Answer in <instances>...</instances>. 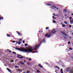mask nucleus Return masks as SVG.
Returning <instances> with one entry per match:
<instances>
[{
    "instance_id": "bf43d9fd",
    "label": "nucleus",
    "mask_w": 73,
    "mask_h": 73,
    "mask_svg": "<svg viewBox=\"0 0 73 73\" xmlns=\"http://www.w3.org/2000/svg\"><path fill=\"white\" fill-rule=\"evenodd\" d=\"M25 73V71H24L23 72V73Z\"/></svg>"
},
{
    "instance_id": "3c124183",
    "label": "nucleus",
    "mask_w": 73,
    "mask_h": 73,
    "mask_svg": "<svg viewBox=\"0 0 73 73\" xmlns=\"http://www.w3.org/2000/svg\"><path fill=\"white\" fill-rule=\"evenodd\" d=\"M58 69H59V70H60V68L59 67H58Z\"/></svg>"
},
{
    "instance_id": "338daca9",
    "label": "nucleus",
    "mask_w": 73,
    "mask_h": 73,
    "mask_svg": "<svg viewBox=\"0 0 73 73\" xmlns=\"http://www.w3.org/2000/svg\"><path fill=\"white\" fill-rule=\"evenodd\" d=\"M64 32H65V31H64Z\"/></svg>"
},
{
    "instance_id": "58836bf2",
    "label": "nucleus",
    "mask_w": 73,
    "mask_h": 73,
    "mask_svg": "<svg viewBox=\"0 0 73 73\" xmlns=\"http://www.w3.org/2000/svg\"><path fill=\"white\" fill-rule=\"evenodd\" d=\"M69 49H70V50H72V48H70V47H69Z\"/></svg>"
},
{
    "instance_id": "603ef678",
    "label": "nucleus",
    "mask_w": 73,
    "mask_h": 73,
    "mask_svg": "<svg viewBox=\"0 0 73 73\" xmlns=\"http://www.w3.org/2000/svg\"><path fill=\"white\" fill-rule=\"evenodd\" d=\"M18 41H17V42H16V43H17V44H18Z\"/></svg>"
},
{
    "instance_id": "cd10ccee",
    "label": "nucleus",
    "mask_w": 73,
    "mask_h": 73,
    "mask_svg": "<svg viewBox=\"0 0 73 73\" xmlns=\"http://www.w3.org/2000/svg\"><path fill=\"white\" fill-rule=\"evenodd\" d=\"M52 18L53 19H56V17H54V16H52Z\"/></svg>"
},
{
    "instance_id": "c756f323",
    "label": "nucleus",
    "mask_w": 73,
    "mask_h": 73,
    "mask_svg": "<svg viewBox=\"0 0 73 73\" xmlns=\"http://www.w3.org/2000/svg\"><path fill=\"white\" fill-rule=\"evenodd\" d=\"M4 19V17H0V19Z\"/></svg>"
},
{
    "instance_id": "5fc2aeb1",
    "label": "nucleus",
    "mask_w": 73,
    "mask_h": 73,
    "mask_svg": "<svg viewBox=\"0 0 73 73\" xmlns=\"http://www.w3.org/2000/svg\"><path fill=\"white\" fill-rule=\"evenodd\" d=\"M24 62H26V61L24 60Z\"/></svg>"
},
{
    "instance_id": "6e6552de",
    "label": "nucleus",
    "mask_w": 73,
    "mask_h": 73,
    "mask_svg": "<svg viewBox=\"0 0 73 73\" xmlns=\"http://www.w3.org/2000/svg\"><path fill=\"white\" fill-rule=\"evenodd\" d=\"M67 11H68V10H66V9H64L63 10V12L65 13H66L67 12Z\"/></svg>"
},
{
    "instance_id": "e433bc0d",
    "label": "nucleus",
    "mask_w": 73,
    "mask_h": 73,
    "mask_svg": "<svg viewBox=\"0 0 73 73\" xmlns=\"http://www.w3.org/2000/svg\"><path fill=\"white\" fill-rule=\"evenodd\" d=\"M12 42L13 43L16 42V41H15V40H13Z\"/></svg>"
},
{
    "instance_id": "a211bd4d",
    "label": "nucleus",
    "mask_w": 73,
    "mask_h": 73,
    "mask_svg": "<svg viewBox=\"0 0 73 73\" xmlns=\"http://www.w3.org/2000/svg\"><path fill=\"white\" fill-rule=\"evenodd\" d=\"M52 7H53V8H55V9H56V7L54 5H53L52 6Z\"/></svg>"
},
{
    "instance_id": "423d86ee",
    "label": "nucleus",
    "mask_w": 73,
    "mask_h": 73,
    "mask_svg": "<svg viewBox=\"0 0 73 73\" xmlns=\"http://www.w3.org/2000/svg\"><path fill=\"white\" fill-rule=\"evenodd\" d=\"M72 17H69V19L70 20V23L71 24H72Z\"/></svg>"
},
{
    "instance_id": "4d7b16f0",
    "label": "nucleus",
    "mask_w": 73,
    "mask_h": 73,
    "mask_svg": "<svg viewBox=\"0 0 73 73\" xmlns=\"http://www.w3.org/2000/svg\"><path fill=\"white\" fill-rule=\"evenodd\" d=\"M71 15H72V16H73V13H72Z\"/></svg>"
},
{
    "instance_id": "13d9d810",
    "label": "nucleus",
    "mask_w": 73,
    "mask_h": 73,
    "mask_svg": "<svg viewBox=\"0 0 73 73\" xmlns=\"http://www.w3.org/2000/svg\"><path fill=\"white\" fill-rule=\"evenodd\" d=\"M7 50H9H9H10L8 49H7Z\"/></svg>"
},
{
    "instance_id": "8fccbe9b",
    "label": "nucleus",
    "mask_w": 73,
    "mask_h": 73,
    "mask_svg": "<svg viewBox=\"0 0 73 73\" xmlns=\"http://www.w3.org/2000/svg\"><path fill=\"white\" fill-rule=\"evenodd\" d=\"M34 52H35V53H36V52L38 53V52L36 51H35Z\"/></svg>"
},
{
    "instance_id": "f704fd0d",
    "label": "nucleus",
    "mask_w": 73,
    "mask_h": 73,
    "mask_svg": "<svg viewBox=\"0 0 73 73\" xmlns=\"http://www.w3.org/2000/svg\"><path fill=\"white\" fill-rule=\"evenodd\" d=\"M53 22L54 23H56V22L55 21H53Z\"/></svg>"
},
{
    "instance_id": "39448f33",
    "label": "nucleus",
    "mask_w": 73,
    "mask_h": 73,
    "mask_svg": "<svg viewBox=\"0 0 73 73\" xmlns=\"http://www.w3.org/2000/svg\"><path fill=\"white\" fill-rule=\"evenodd\" d=\"M16 32L19 35V36H21V33H20V32L18 31H17Z\"/></svg>"
},
{
    "instance_id": "f03ea898",
    "label": "nucleus",
    "mask_w": 73,
    "mask_h": 73,
    "mask_svg": "<svg viewBox=\"0 0 73 73\" xmlns=\"http://www.w3.org/2000/svg\"><path fill=\"white\" fill-rule=\"evenodd\" d=\"M56 31L57 30H56V29H53L52 30V31H51V32L52 33L54 34V33H56Z\"/></svg>"
},
{
    "instance_id": "c85d7f7f",
    "label": "nucleus",
    "mask_w": 73,
    "mask_h": 73,
    "mask_svg": "<svg viewBox=\"0 0 73 73\" xmlns=\"http://www.w3.org/2000/svg\"><path fill=\"white\" fill-rule=\"evenodd\" d=\"M27 65H28V66L30 65V63H27Z\"/></svg>"
},
{
    "instance_id": "9d476101",
    "label": "nucleus",
    "mask_w": 73,
    "mask_h": 73,
    "mask_svg": "<svg viewBox=\"0 0 73 73\" xmlns=\"http://www.w3.org/2000/svg\"><path fill=\"white\" fill-rule=\"evenodd\" d=\"M60 72L61 73H64V72H63V70L62 69H61Z\"/></svg>"
},
{
    "instance_id": "b1692460",
    "label": "nucleus",
    "mask_w": 73,
    "mask_h": 73,
    "mask_svg": "<svg viewBox=\"0 0 73 73\" xmlns=\"http://www.w3.org/2000/svg\"><path fill=\"white\" fill-rule=\"evenodd\" d=\"M49 27H46V30H47V29H49Z\"/></svg>"
},
{
    "instance_id": "de8ad7c7",
    "label": "nucleus",
    "mask_w": 73,
    "mask_h": 73,
    "mask_svg": "<svg viewBox=\"0 0 73 73\" xmlns=\"http://www.w3.org/2000/svg\"><path fill=\"white\" fill-rule=\"evenodd\" d=\"M58 66H55V67L56 68H58Z\"/></svg>"
},
{
    "instance_id": "a878e982",
    "label": "nucleus",
    "mask_w": 73,
    "mask_h": 73,
    "mask_svg": "<svg viewBox=\"0 0 73 73\" xmlns=\"http://www.w3.org/2000/svg\"><path fill=\"white\" fill-rule=\"evenodd\" d=\"M28 60H30V61H32V59H31V58H28Z\"/></svg>"
},
{
    "instance_id": "49530a36",
    "label": "nucleus",
    "mask_w": 73,
    "mask_h": 73,
    "mask_svg": "<svg viewBox=\"0 0 73 73\" xmlns=\"http://www.w3.org/2000/svg\"><path fill=\"white\" fill-rule=\"evenodd\" d=\"M19 40L20 41H22V39H19Z\"/></svg>"
},
{
    "instance_id": "052dcab7",
    "label": "nucleus",
    "mask_w": 73,
    "mask_h": 73,
    "mask_svg": "<svg viewBox=\"0 0 73 73\" xmlns=\"http://www.w3.org/2000/svg\"><path fill=\"white\" fill-rule=\"evenodd\" d=\"M46 64H48V63H47V62H46Z\"/></svg>"
},
{
    "instance_id": "7ed1b4c3",
    "label": "nucleus",
    "mask_w": 73,
    "mask_h": 73,
    "mask_svg": "<svg viewBox=\"0 0 73 73\" xmlns=\"http://www.w3.org/2000/svg\"><path fill=\"white\" fill-rule=\"evenodd\" d=\"M51 35V34H49V35H48V33H47L45 35V37H50Z\"/></svg>"
},
{
    "instance_id": "7c9ffc66",
    "label": "nucleus",
    "mask_w": 73,
    "mask_h": 73,
    "mask_svg": "<svg viewBox=\"0 0 73 73\" xmlns=\"http://www.w3.org/2000/svg\"><path fill=\"white\" fill-rule=\"evenodd\" d=\"M13 54H16V52H13Z\"/></svg>"
},
{
    "instance_id": "dca6fc26",
    "label": "nucleus",
    "mask_w": 73,
    "mask_h": 73,
    "mask_svg": "<svg viewBox=\"0 0 73 73\" xmlns=\"http://www.w3.org/2000/svg\"><path fill=\"white\" fill-rule=\"evenodd\" d=\"M52 4L50 3H47L46 4L47 6H48V5H49L50 6Z\"/></svg>"
},
{
    "instance_id": "f8f14e48",
    "label": "nucleus",
    "mask_w": 73,
    "mask_h": 73,
    "mask_svg": "<svg viewBox=\"0 0 73 73\" xmlns=\"http://www.w3.org/2000/svg\"><path fill=\"white\" fill-rule=\"evenodd\" d=\"M61 33L62 34V35H65L66 33H65V32H63V31H62L61 32Z\"/></svg>"
},
{
    "instance_id": "680f3d73",
    "label": "nucleus",
    "mask_w": 73,
    "mask_h": 73,
    "mask_svg": "<svg viewBox=\"0 0 73 73\" xmlns=\"http://www.w3.org/2000/svg\"><path fill=\"white\" fill-rule=\"evenodd\" d=\"M20 70L18 69V71H20Z\"/></svg>"
},
{
    "instance_id": "4c0bfd02",
    "label": "nucleus",
    "mask_w": 73,
    "mask_h": 73,
    "mask_svg": "<svg viewBox=\"0 0 73 73\" xmlns=\"http://www.w3.org/2000/svg\"><path fill=\"white\" fill-rule=\"evenodd\" d=\"M69 27L70 28H72V25H70Z\"/></svg>"
},
{
    "instance_id": "9b49d317",
    "label": "nucleus",
    "mask_w": 73,
    "mask_h": 73,
    "mask_svg": "<svg viewBox=\"0 0 73 73\" xmlns=\"http://www.w3.org/2000/svg\"><path fill=\"white\" fill-rule=\"evenodd\" d=\"M61 33L62 34V35H65L66 33H65V32H63V31H62L61 32Z\"/></svg>"
},
{
    "instance_id": "f257e3e1",
    "label": "nucleus",
    "mask_w": 73,
    "mask_h": 73,
    "mask_svg": "<svg viewBox=\"0 0 73 73\" xmlns=\"http://www.w3.org/2000/svg\"><path fill=\"white\" fill-rule=\"evenodd\" d=\"M41 45V44H40L39 45H35L34 47V48L32 49V47H30L29 48L27 49L25 48H17V49H18L20 51H22L23 52H25V53H31L34 50H37V49H38L40 46V45Z\"/></svg>"
},
{
    "instance_id": "f3484780",
    "label": "nucleus",
    "mask_w": 73,
    "mask_h": 73,
    "mask_svg": "<svg viewBox=\"0 0 73 73\" xmlns=\"http://www.w3.org/2000/svg\"><path fill=\"white\" fill-rule=\"evenodd\" d=\"M69 72L70 73H73V70H70Z\"/></svg>"
},
{
    "instance_id": "6ab92c4d",
    "label": "nucleus",
    "mask_w": 73,
    "mask_h": 73,
    "mask_svg": "<svg viewBox=\"0 0 73 73\" xmlns=\"http://www.w3.org/2000/svg\"><path fill=\"white\" fill-rule=\"evenodd\" d=\"M42 41L43 42H45V38H44L43 40H42Z\"/></svg>"
},
{
    "instance_id": "c03bdc74",
    "label": "nucleus",
    "mask_w": 73,
    "mask_h": 73,
    "mask_svg": "<svg viewBox=\"0 0 73 73\" xmlns=\"http://www.w3.org/2000/svg\"><path fill=\"white\" fill-rule=\"evenodd\" d=\"M23 43H25V41L24 40H23Z\"/></svg>"
},
{
    "instance_id": "412c9836",
    "label": "nucleus",
    "mask_w": 73,
    "mask_h": 73,
    "mask_svg": "<svg viewBox=\"0 0 73 73\" xmlns=\"http://www.w3.org/2000/svg\"><path fill=\"white\" fill-rule=\"evenodd\" d=\"M25 57V56H21L19 58H23Z\"/></svg>"
},
{
    "instance_id": "2eb2a0df",
    "label": "nucleus",
    "mask_w": 73,
    "mask_h": 73,
    "mask_svg": "<svg viewBox=\"0 0 73 73\" xmlns=\"http://www.w3.org/2000/svg\"><path fill=\"white\" fill-rule=\"evenodd\" d=\"M21 56H22V55L19 54H18L17 55V57H21Z\"/></svg>"
},
{
    "instance_id": "4468645a",
    "label": "nucleus",
    "mask_w": 73,
    "mask_h": 73,
    "mask_svg": "<svg viewBox=\"0 0 73 73\" xmlns=\"http://www.w3.org/2000/svg\"><path fill=\"white\" fill-rule=\"evenodd\" d=\"M7 37H11V36L10 35V34H7Z\"/></svg>"
},
{
    "instance_id": "c9c22d12",
    "label": "nucleus",
    "mask_w": 73,
    "mask_h": 73,
    "mask_svg": "<svg viewBox=\"0 0 73 73\" xmlns=\"http://www.w3.org/2000/svg\"><path fill=\"white\" fill-rule=\"evenodd\" d=\"M68 44H70V42L68 41Z\"/></svg>"
},
{
    "instance_id": "09e8293b",
    "label": "nucleus",
    "mask_w": 73,
    "mask_h": 73,
    "mask_svg": "<svg viewBox=\"0 0 73 73\" xmlns=\"http://www.w3.org/2000/svg\"><path fill=\"white\" fill-rule=\"evenodd\" d=\"M12 52L10 50H9V53H11Z\"/></svg>"
},
{
    "instance_id": "0e129e2a",
    "label": "nucleus",
    "mask_w": 73,
    "mask_h": 73,
    "mask_svg": "<svg viewBox=\"0 0 73 73\" xmlns=\"http://www.w3.org/2000/svg\"><path fill=\"white\" fill-rule=\"evenodd\" d=\"M52 8V9H54V8Z\"/></svg>"
},
{
    "instance_id": "0eeeda50",
    "label": "nucleus",
    "mask_w": 73,
    "mask_h": 73,
    "mask_svg": "<svg viewBox=\"0 0 73 73\" xmlns=\"http://www.w3.org/2000/svg\"><path fill=\"white\" fill-rule=\"evenodd\" d=\"M20 64L21 65H25V63H24L22 61H21L20 62Z\"/></svg>"
},
{
    "instance_id": "ea45409f",
    "label": "nucleus",
    "mask_w": 73,
    "mask_h": 73,
    "mask_svg": "<svg viewBox=\"0 0 73 73\" xmlns=\"http://www.w3.org/2000/svg\"><path fill=\"white\" fill-rule=\"evenodd\" d=\"M64 16L65 17H67V15H66V14H64Z\"/></svg>"
},
{
    "instance_id": "a18cd8bd",
    "label": "nucleus",
    "mask_w": 73,
    "mask_h": 73,
    "mask_svg": "<svg viewBox=\"0 0 73 73\" xmlns=\"http://www.w3.org/2000/svg\"><path fill=\"white\" fill-rule=\"evenodd\" d=\"M63 36L65 38H67L66 36Z\"/></svg>"
},
{
    "instance_id": "864d4df0",
    "label": "nucleus",
    "mask_w": 73,
    "mask_h": 73,
    "mask_svg": "<svg viewBox=\"0 0 73 73\" xmlns=\"http://www.w3.org/2000/svg\"><path fill=\"white\" fill-rule=\"evenodd\" d=\"M56 9L57 10H58V8H56Z\"/></svg>"
},
{
    "instance_id": "72a5a7b5",
    "label": "nucleus",
    "mask_w": 73,
    "mask_h": 73,
    "mask_svg": "<svg viewBox=\"0 0 73 73\" xmlns=\"http://www.w3.org/2000/svg\"><path fill=\"white\" fill-rule=\"evenodd\" d=\"M15 68H19V66H15Z\"/></svg>"
},
{
    "instance_id": "79ce46f5",
    "label": "nucleus",
    "mask_w": 73,
    "mask_h": 73,
    "mask_svg": "<svg viewBox=\"0 0 73 73\" xmlns=\"http://www.w3.org/2000/svg\"><path fill=\"white\" fill-rule=\"evenodd\" d=\"M62 67H65V65H64V64H63L62 65Z\"/></svg>"
},
{
    "instance_id": "ddd939ff",
    "label": "nucleus",
    "mask_w": 73,
    "mask_h": 73,
    "mask_svg": "<svg viewBox=\"0 0 73 73\" xmlns=\"http://www.w3.org/2000/svg\"><path fill=\"white\" fill-rule=\"evenodd\" d=\"M61 33L62 34V35H65L66 33H65V32H63V31H62L61 32Z\"/></svg>"
},
{
    "instance_id": "aec40b11",
    "label": "nucleus",
    "mask_w": 73,
    "mask_h": 73,
    "mask_svg": "<svg viewBox=\"0 0 73 73\" xmlns=\"http://www.w3.org/2000/svg\"><path fill=\"white\" fill-rule=\"evenodd\" d=\"M27 73H30V72H31V71L27 70Z\"/></svg>"
},
{
    "instance_id": "473e14b6",
    "label": "nucleus",
    "mask_w": 73,
    "mask_h": 73,
    "mask_svg": "<svg viewBox=\"0 0 73 73\" xmlns=\"http://www.w3.org/2000/svg\"><path fill=\"white\" fill-rule=\"evenodd\" d=\"M64 23H65V24H67V22H66V21H65L64 22Z\"/></svg>"
},
{
    "instance_id": "e2e57ef3",
    "label": "nucleus",
    "mask_w": 73,
    "mask_h": 73,
    "mask_svg": "<svg viewBox=\"0 0 73 73\" xmlns=\"http://www.w3.org/2000/svg\"><path fill=\"white\" fill-rule=\"evenodd\" d=\"M71 58H72V59H73V57H71Z\"/></svg>"
},
{
    "instance_id": "a19ab883",
    "label": "nucleus",
    "mask_w": 73,
    "mask_h": 73,
    "mask_svg": "<svg viewBox=\"0 0 73 73\" xmlns=\"http://www.w3.org/2000/svg\"><path fill=\"white\" fill-rule=\"evenodd\" d=\"M53 16H56V15H55V13H54L53 14Z\"/></svg>"
},
{
    "instance_id": "bb28decb",
    "label": "nucleus",
    "mask_w": 73,
    "mask_h": 73,
    "mask_svg": "<svg viewBox=\"0 0 73 73\" xmlns=\"http://www.w3.org/2000/svg\"><path fill=\"white\" fill-rule=\"evenodd\" d=\"M18 45H20V44H21V42L19 41L18 42Z\"/></svg>"
},
{
    "instance_id": "37998d69",
    "label": "nucleus",
    "mask_w": 73,
    "mask_h": 73,
    "mask_svg": "<svg viewBox=\"0 0 73 73\" xmlns=\"http://www.w3.org/2000/svg\"><path fill=\"white\" fill-rule=\"evenodd\" d=\"M65 36H68V35L66 34V33L65 34V35H64Z\"/></svg>"
},
{
    "instance_id": "1a4fd4ad",
    "label": "nucleus",
    "mask_w": 73,
    "mask_h": 73,
    "mask_svg": "<svg viewBox=\"0 0 73 73\" xmlns=\"http://www.w3.org/2000/svg\"><path fill=\"white\" fill-rule=\"evenodd\" d=\"M7 70H8V71H9V72H11V70L9 68H7Z\"/></svg>"
},
{
    "instance_id": "20e7f679",
    "label": "nucleus",
    "mask_w": 73,
    "mask_h": 73,
    "mask_svg": "<svg viewBox=\"0 0 73 73\" xmlns=\"http://www.w3.org/2000/svg\"><path fill=\"white\" fill-rule=\"evenodd\" d=\"M70 70V67H69L66 68V70L67 72H69V71Z\"/></svg>"
},
{
    "instance_id": "393cba45",
    "label": "nucleus",
    "mask_w": 73,
    "mask_h": 73,
    "mask_svg": "<svg viewBox=\"0 0 73 73\" xmlns=\"http://www.w3.org/2000/svg\"><path fill=\"white\" fill-rule=\"evenodd\" d=\"M37 73H39V72H40V70H37Z\"/></svg>"
},
{
    "instance_id": "2f4dec72",
    "label": "nucleus",
    "mask_w": 73,
    "mask_h": 73,
    "mask_svg": "<svg viewBox=\"0 0 73 73\" xmlns=\"http://www.w3.org/2000/svg\"><path fill=\"white\" fill-rule=\"evenodd\" d=\"M25 46H27V45H28V44H25Z\"/></svg>"
},
{
    "instance_id": "4be33fe9",
    "label": "nucleus",
    "mask_w": 73,
    "mask_h": 73,
    "mask_svg": "<svg viewBox=\"0 0 73 73\" xmlns=\"http://www.w3.org/2000/svg\"><path fill=\"white\" fill-rule=\"evenodd\" d=\"M39 66H40V68H43V66L42 65H39Z\"/></svg>"
},
{
    "instance_id": "69168bd1",
    "label": "nucleus",
    "mask_w": 73,
    "mask_h": 73,
    "mask_svg": "<svg viewBox=\"0 0 73 73\" xmlns=\"http://www.w3.org/2000/svg\"><path fill=\"white\" fill-rule=\"evenodd\" d=\"M40 31H39V33H40Z\"/></svg>"
},
{
    "instance_id": "774afa93",
    "label": "nucleus",
    "mask_w": 73,
    "mask_h": 73,
    "mask_svg": "<svg viewBox=\"0 0 73 73\" xmlns=\"http://www.w3.org/2000/svg\"><path fill=\"white\" fill-rule=\"evenodd\" d=\"M73 27H72V28L73 29V26H72Z\"/></svg>"
},
{
    "instance_id": "5701e85b",
    "label": "nucleus",
    "mask_w": 73,
    "mask_h": 73,
    "mask_svg": "<svg viewBox=\"0 0 73 73\" xmlns=\"http://www.w3.org/2000/svg\"><path fill=\"white\" fill-rule=\"evenodd\" d=\"M62 27H65V25L64 24H62Z\"/></svg>"
},
{
    "instance_id": "6e6d98bb",
    "label": "nucleus",
    "mask_w": 73,
    "mask_h": 73,
    "mask_svg": "<svg viewBox=\"0 0 73 73\" xmlns=\"http://www.w3.org/2000/svg\"><path fill=\"white\" fill-rule=\"evenodd\" d=\"M41 65V64H39L38 66H39V65Z\"/></svg>"
}]
</instances>
